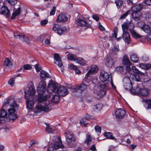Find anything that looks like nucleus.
Wrapping results in <instances>:
<instances>
[{
	"label": "nucleus",
	"mask_w": 151,
	"mask_h": 151,
	"mask_svg": "<svg viewBox=\"0 0 151 151\" xmlns=\"http://www.w3.org/2000/svg\"><path fill=\"white\" fill-rule=\"evenodd\" d=\"M109 78V75L107 73L104 71L101 72L100 76V80L103 82L105 81L106 82L103 83L99 86V90L98 92H94L93 96L95 98L99 99L106 94V90L109 88L110 82L108 81Z\"/></svg>",
	"instance_id": "obj_1"
},
{
	"label": "nucleus",
	"mask_w": 151,
	"mask_h": 151,
	"mask_svg": "<svg viewBox=\"0 0 151 151\" xmlns=\"http://www.w3.org/2000/svg\"><path fill=\"white\" fill-rule=\"evenodd\" d=\"M46 84L45 81L42 80L39 83L38 86L37 88V91L39 95L37 97V99L38 103H49L50 102L48 100L51 97L50 95H47V96H43L42 95L46 91Z\"/></svg>",
	"instance_id": "obj_2"
},
{
	"label": "nucleus",
	"mask_w": 151,
	"mask_h": 151,
	"mask_svg": "<svg viewBox=\"0 0 151 151\" xmlns=\"http://www.w3.org/2000/svg\"><path fill=\"white\" fill-rule=\"evenodd\" d=\"M40 103H39L36 106V108L37 109L36 111H35L32 109H29L28 114L34 116L36 115L38 112L41 111L47 112L49 111L50 105L49 102L46 103H43L42 104Z\"/></svg>",
	"instance_id": "obj_3"
},
{
	"label": "nucleus",
	"mask_w": 151,
	"mask_h": 151,
	"mask_svg": "<svg viewBox=\"0 0 151 151\" xmlns=\"http://www.w3.org/2000/svg\"><path fill=\"white\" fill-rule=\"evenodd\" d=\"M123 64L126 66V70L127 72L130 73L132 70L134 72L137 73H140V71L137 69L135 66H132V68H130L131 65V63L127 57V55L124 56L123 60Z\"/></svg>",
	"instance_id": "obj_4"
},
{
	"label": "nucleus",
	"mask_w": 151,
	"mask_h": 151,
	"mask_svg": "<svg viewBox=\"0 0 151 151\" xmlns=\"http://www.w3.org/2000/svg\"><path fill=\"white\" fill-rule=\"evenodd\" d=\"M142 7V5L140 4L132 7L131 15L133 19H140L141 18L142 15L139 11Z\"/></svg>",
	"instance_id": "obj_5"
},
{
	"label": "nucleus",
	"mask_w": 151,
	"mask_h": 151,
	"mask_svg": "<svg viewBox=\"0 0 151 151\" xmlns=\"http://www.w3.org/2000/svg\"><path fill=\"white\" fill-rule=\"evenodd\" d=\"M126 25L124 24L122 25L123 31L122 38L125 42L128 44L130 43V37L129 34L127 32V28Z\"/></svg>",
	"instance_id": "obj_6"
},
{
	"label": "nucleus",
	"mask_w": 151,
	"mask_h": 151,
	"mask_svg": "<svg viewBox=\"0 0 151 151\" xmlns=\"http://www.w3.org/2000/svg\"><path fill=\"white\" fill-rule=\"evenodd\" d=\"M124 24L126 25L127 28V30L128 29H129L133 37L134 38H140L142 37L141 35L137 33L134 30H132L134 27V26L133 24L125 22L122 25H124Z\"/></svg>",
	"instance_id": "obj_7"
},
{
	"label": "nucleus",
	"mask_w": 151,
	"mask_h": 151,
	"mask_svg": "<svg viewBox=\"0 0 151 151\" xmlns=\"http://www.w3.org/2000/svg\"><path fill=\"white\" fill-rule=\"evenodd\" d=\"M25 97L28 99L31 97H32L35 94L36 90L33 85H31L29 88V91L26 89H24Z\"/></svg>",
	"instance_id": "obj_8"
},
{
	"label": "nucleus",
	"mask_w": 151,
	"mask_h": 151,
	"mask_svg": "<svg viewBox=\"0 0 151 151\" xmlns=\"http://www.w3.org/2000/svg\"><path fill=\"white\" fill-rule=\"evenodd\" d=\"M15 109L10 108L8 109V119L9 121L11 122H14L17 117V116L15 113Z\"/></svg>",
	"instance_id": "obj_9"
},
{
	"label": "nucleus",
	"mask_w": 151,
	"mask_h": 151,
	"mask_svg": "<svg viewBox=\"0 0 151 151\" xmlns=\"http://www.w3.org/2000/svg\"><path fill=\"white\" fill-rule=\"evenodd\" d=\"M98 70V68L96 65H93L92 66L90 69L89 70L88 73L86 75V77L85 78V81L88 83L90 81L89 80V78L90 74H95Z\"/></svg>",
	"instance_id": "obj_10"
},
{
	"label": "nucleus",
	"mask_w": 151,
	"mask_h": 151,
	"mask_svg": "<svg viewBox=\"0 0 151 151\" xmlns=\"http://www.w3.org/2000/svg\"><path fill=\"white\" fill-rule=\"evenodd\" d=\"M52 29L53 31H57L58 34L61 35L66 31L67 28L65 26L61 27L58 24H54Z\"/></svg>",
	"instance_id": "obj_11"
},
{
	"label": "nucleus",
	"mask_w": 151,
	"mask_h": 151,
	"mask_svg": "<svg viewBox=\"0 0 151 151\" xmlns=\"http://www.w3.org/2000/svg\"><path fill=\"white\" fill-rule=\"evenodd\" d=\"M65 134L66 141L68 143H70L76 141V138L71 132L68 131H66Z\"/></svg>",
	"instance_id": "obj_12"
},
{
	"label": "nucleus",
	"mask_w": 151,
	"mask_h": 151,
	"mask_svg": "<svg viewBox=\"0 0 151 151\" xmlns=\"http://www.w3.org/2000/svg\"><path fill=\"white\" fill-rule=\"evenodd\" d=\"M57 94L60 96H65L68 93L67 89L66 87L63 86H60L57 89Z\"/></svg>",
	"instance_id": "obj_13"
},
{
	"label": "nucleus",
	"mask_w": 151,
	"mask_h": 151,
	"mask_svg": "<svg viewBox=\"0 0 151 151\" xmlns=\"http://www.w3.org/2000/svg\"><path fill=\"white\" fill-rule=\"evenodd\" d=\"M57 86V84L52 81L49 83L47 88V91L50 93L53 92L56 90Z\"/></svg>",
	"instance_id": "obj_14"
},
{
	"label": "nucleus",
	"mask_w": 151,
	"mask_h": 151,
	"mask_svg": "<svg viewBox=\"0 0 151 151\" xmlns=\"http://www.w3.org/2000/svg\"><path fill=\"white\" fill-rule=\"evenodd\" d=\"M7 112L4 109L0 110V123H4L7 119Z\"/></svg>",
	"instance_id": "obj_15"
},
{
	"label": "nucleus",
	"mask_w": 151,
	"mask_h": 151,
	"mask_svg": "<svg viewBox=\"0 0 151 151\" xmlns=\"http://www.w3.org/2000/svg\"><path fill=\"white\" fill-rule=\"evenodd\" d=\"M0 13L5 16L6 18H8L10 16V10L5 6H0Z\"/></svg>",
	"instance_id": "obj_16"
},
{
	"label": "nucleus",
	"mask_w": 151,
	"mask_h": 151,
	"mask_svg": "<svg viewBox=\"0 0 151 151\" xmlns=\"http://www.w3.org/2000/svg\"><path fill=\"white\" fill-rule=\"evenodd\" d=\"M54 57L55 59L54 63L59 67L63 68V65L59 55L58 54L55 53L54 54Z\"/></svg>",
	"instance_id": "obj_17"
},
{
	"label": "nucleus",
	"mask_w": 151,
	"mask_h": 151,
	"mask_svg": "<svg viewBox=\"0 0 151 151\" xmlns=\"http://www.w3.org/2000/svg\"><path fill=\"white\" fill-rule=\"evenodd\" d=\"M8 104H9L11 107L15 108V109H17L18 108V105L15 103L14 99H9L6 102H4L3 106H4Z\"/></svg>",
	"instance_id": "obj_18"
},
{
	"label": "nucleus",
	"mask_w": 151,
	"mask_h": 151,
	"mask_svg": "<svg viewBox=\"0 0 151 151\" xmlns=\"http://www.w3.org/2000/svg\"><path fill=\"white\" fill-rule=\"evenodd\" d=\"M116 116L117 119L120 120L122 119L125 114V111L124 110L120 109H117L116 112Z\"/></svg>",
	"instance_id": "obj_19"
},
{
	"label": "nucleus",
	"mask_w": 151,
	"mask_h": 151,
	"mask_svg": "<svg viewBox=\"0 0 151 151\" xmlns=\"http://www.w3.org/2000/svg\"><path fill=\"white\" fill-rule=\"evenodd\" d=\"M21 8L19 7L17 9L14 8L13 12L12 14L11 19H15L18 17L21 12Z\"/></svg>",
	"instance_id": "obj_20"
},
{
	"label": "nucleus",
	"mask_w": 151,
	"mask_h": 151,
	"mask_svg": "<svg viewBox=\"0 0 151 151\" xmlns=\"http://www.w3.org/2000/svg\"><path fill=\"white\" fill-rule=\"evenodd\" d=\"M77 25L81 27H88V25L85 19H76V21Z\"/></svg>",
	"instance_id": "obj_21"
},
{
	"label": "nucleus",
	"mask_w": 151,
	"mask_h": 151,
	"mask_svg": "<svg viewBox=\"0 0 151 151\" xmlns=\"http://www.w3.org/2000/svg\"><path fill=\"white\" fill-rule=\"evenodd\" d=\"M58 142H55V144L53 145V146L54 147V148H55V150L60 148L63 147L60 138L59 137H58Z\"/></svg>",
	"instance_id": "obj_22"
},
{
	"label": "nucleus",
	"mask_w": 151,
	"mask_h": 151,
	"mask_svg": "<svg viewBox=\"0 0 151 151\" xmlns=\"http://www.w3.org/2000/svg\"><path fill=\"white\" fill-rule=\"evenodd\" d=\"M114 64V61L112 58L110 56L108 57L105 62L106 65L109 67H111Z\"/></svg>",
	"instance_id": "obj_23"
},
{
	"label": "nucleus",
	"mask_w": 151,
	"mask_h": 151,
	"mask_svg": "<svg viewBox=\"0 0 151 151\" xmlns=\"http://www.w3.org/2000/svg\"><path fill=\"white\" fill-rule=\"evenodd\" d=\"M141 89L140 86H137L133 89H131L130 91L133 94L139 95Z\"/></svg>",
	"instance_id": "obj_24"
},
{
	"label": "nucleus",
	"mask_w": 151,
	"mask_h": 151,
	"mask_svg": "<svg viewBox=\"0 0 151 151\" xmlns=\"http://www.w3.org/2000/svg\"><path fill=\"white\" fill-rule=\"evenodd\" d=\"M149 94L148 90L145 88H141L139 94V96L145 97L148 96Z\"/></svg>",
	"instance_id": "obj_25"
},
{
	"label": "nucleus",
	"mask_w": 151,
	"mask_h": 151,
	"mask_svg": "<svg viewBox=\"0 0 151 151\" xmlns=\"http://www.w3.org/2000/svg\"><path fill=\"white\" fill-rule=\"evenodd\" d=\"M40 76V78L43 79H45L46 78L50 77L49 74L43 70L41 71Z\"/></svg>",
	"instance_id": "obj_26"
},
{
	"label": "nucleus",
	"mask_w": 151,
	"mask_h": 151,
	"mask_svg": "<svg viewBox=\"0 0 151 151\" xmlns=\"http://www.w3.org/2000/svg\"><path fill=\"white\" fill-rule=\"evenodd\" d=\"M150 26H149L148 25L145 24L142 29L147 33L151 32V23H150Z\"/></svg>",
	"instance_id": "obj_27"
},
{
	"label": "nucleus",
	"mask_w": 151,
	"mask_h": 151,
	"mask_svg": "<svg viewBox=\"0 0 151 151\" xmlns=\"http://www.w3.org/2000/svg\"><path fill=\"white\" fill-rule=\"evenodd\" d=\"M60 100V96L58 94L54 95L51 100V102L54 103H57Z\"/></svg>",
	"instance_id": "obj_28"
},
{
	"label": "nucleus",
	"mask_w": 151,
	"mask_h": 151,
	"mask_svg": "<svg viewBox=\"0 0 151 151\" xmlns=\"http://www.w3.org/2000/svg\"><path fill=\"white\" fill-rule=\"evenodd\" d=\"M143 85L147 89L151 90V80L144 81L143 83Z\"/></svg>",
	"instance_id": "obj_29"
},
{
	"label": "nucleus",
	"mask_w": 151,
	"mask_h": 151,
	"mask_svg": "<svg viewBox=\"0 0 151 151\" xmlns=\"http://www.w3.org/2000/svg\"><path fill=\"white\" fill-rule=\"evenodd\" d=\"M130 58L131 60L134 63H137L138 61L139 58L135 53H133L131 55Z\"/></svg>",
	"instance_id": "obj_30"
},
{
	"label": "nucleus",
	"mask_w": 151,
	"mask_h": 151,
	"mask_svg": "<svg viewBox=\"0 0 151 151\" xmlns=\"http://www.w3.org/2000/svg\"><path fill=\"white\" fill-rule=\"evenodd\" d=\"M34 102L32 100H28L27 101V107L29 109H32L33 108Z\"/></svg>",
	"instance_id": "obj_31"
},
{
	"label": "nucleus",
	"mask_w": 151,
	"mask_h": 151,
	"mask_svg": "<svg viewBox=\"0 0 151 151\" xmlns=\"http://www.w3.org/2000/svg\"><path fill=\"white\" fill-rule=\"evenodd\" d=\"M68 59L70 60L76 61L77 58L76 55L71 54H68L67 55Z\"/></svg>",
	"instance_id": "obj_32"
},
{
	"label": "nucleus",
	"mask_w": 151,
	"mask_h": 151,
	"mask_svg": "<svg viewBox=\"0 0 151 151\" xmlns=\"http://www.w3.org/2000/svg\"><path fill=\"white\" fill-rule=\"evenodd\" d=\"M76 62L82 65H85L86 63V62L83 58H77Z\"/></svg>",
	"instance_id": "obj_33"
},
{
	"label": "nucleus",
	"mask_w": 151,
	"mask_h": 151,
	"mask_svg": "<svg viewBox=\"0 0 151 151\" xmlns=\"http://www.w3.org/2000/svg\"><path fill=\"white\" fill-rule=\"evenodd\" d=\"M4 65L6 67H10L12 65V63L9 59L6 58L4 62Z\"/></svg>",
	"instance_id": "obj_34"
},
{
	"label": "nucleus",
	"mask_w": 151,
	"mask_h": 151,
	"mask_svg": "<svg viewBox=\"0 0 151 151\" xmlns=\"http://www.w3.org/2000/svg\"><path fill=\"white\" fill-rule=\"evenodd\" d=\"M14 35L16 38L19 39L20 40H23L24 38V36H22L20 35L19 33L17 31L14 32Z\"/></svg>",
	"instance_id": "obj_35"
},
{
	"label": "nucleus",
	"mask_w": 151,
	"mask_h": 151,
	"mask_svg": "<svg viewBox=\"0 0 151 151\" xmlns=\"http://www.w3.org/2000/svg\"><path fill=\"white\" fill-rule=\"evenodd\" d=\"M105 136L107 138L110 139H114L116 141V139L114 137H112V133L111 132H107L104 134Z\"/></svg>",
	"instance_id": "obj_36"
},
{
	"label": "nucleus",
	"mask_w": 151,
	"mask_h": 151,
	"mask_svg": "<svg viewBox=\"0 0 151 151\" xmlns=\"http://www.w3.org/2000/svg\"><path fill=\"white\" fill-rule=\"evenodd\" d=\"M92 138L91 136L89 134H87L86 136V139L85 141V143L88 145L91 142Z\"/></svg>",
	"instance_id": "obj_37"
},
{
	"label": "nucleus",
	"mask_w": 151,
	"mask_h": 151,
	"mask_svg": "<svg viewBox=\"0 0 151 151\" xmlns=\"http://www.w3.org/2000/svg\"><path fill=\"white\" fill-rule=\"evenodd\" d=\"M87 88V85L82 83L78 86V89L81 91H83L86 89Z\"/></svg>",
	"instance_id": "obj_38"
},
{
	"label": "nucleus",
	"mask_w": 151,
	"mask_h": 151,
	"mask_svg": "<svg viewBox=\"0 0 151 151\" xmlns=\"http://www.w3.org/2000/svg\"><path fill=\"white\" fill-rule=\"evenodd\" d=\"M141 72L140 73H136L137 74L134 75V77L133 78V79L134 80H135L137 81H140V76L139 75H143V73H142L141 72Z\"/></svg>",
	"instance_id": "obj_39"
},
{
	"label": "nucleus",
	"mask_w": 151,
	"mask_h": 151,
	"mask_svg": "<svg viewBox=\"0 0 151 151\" xmlns=\"http://www.w3.org/2000/svg\"><path fill=\"white\" fill-rule=\"evenodd\" d=\"M119 50L118 46H114L112 49V53L114 55H116L117 54V53L118 52Z\"/></svg>",
	"instance_id": "obj_40"
},
{
	"label": "nucleus",
	"mask_w": 151,
	"mask_h": 151,
	"mask_svg": "<svg viewBox=\"0 0 151 151\" xmlns=\"http://www.w3.org/2000/svg\"><path fill=\"white\" fill-rule=\"evenodd\" d=\"M123 81L124 85L125 84H128L129 85V83H131L130 78L128 76L125 77L123 79Z\"/></svg>",
	"instance_id": "obj_41"
},
{
	"label": "nucleus",
	"mask_w": 151,
	"mask_h": 151,
	"mask_svg": "<svg viewBox=\"0 0 151 151\" xmlns=\"http://www.w3.org/2000/svg\"><path fill=\"white\" fill-rule=\"evenodd\" d=\"M115 4L118 8H120L122 6L123 2L121 0H116Z\"/></svg>",
	"instance_id": "obj_42"
},
{
	"label": "nucleus",
	"mask_w": 151,
	"mask_h": 151,
	"mask_svg": "<svg viewBox=\"0 0 151 151\" xmlns=\"http://www.w3.org/2000/svg\"><path fill=\"white\" fill-rule=\"evenodd\" d=\"M45 130L46 131L49 133H52L54 131V130L52 129L50 124H46V127Z\"/></svg>",
	"instance_id": "obj_43"
},
{
	"label": "nucleus",
	"mask_w": 151,
	"mask_h": 151,
	"mask_svg": "<svg viewBox=\"0 0 151 151\" xmlns=\"http://www.w3.org/2000/svg\"><path fill=\"white\" fill-rule=\"evenodd\" d=\"M118 29L116 28H115L114 30V34L113 35V36L116 39V40L117 41H119L121 39V37H119L118 38H117V33Z\"/></svg>",
	"instance_id": "obj_44"
},
{
	"label": "nucleus",
	"mask_w": 151,
	"mask_h": 151,
	"mask_svg": "<svg viewBox=\"0 0 151 151\" xmlns=\"http://www.w3.org/2000/svg\"><path fill=\"white\" fill-rule=\"evenodd\" d=\"M102 105L101 104H98L94 106L93 109L95 110H100L101 109Z\"/></svg>",
	"instance_id": "obj_45"
},
{
	"label": "nucleus",
	"mask_w": 151,
	"mask_h": 151,
	"mask_svg": "<svg viewBox=\"0 0 151 151\" xmlns=\"http://www.w3.org/2000/svg\"><path fill=\"white\" fill-rule=\"evenodd\" d=\"M68 18L65 14L62 13L59 15L57 19H67Z\"/></svg>",
	"instance_id": "obj_46"
},
{
	"label": "nucleus",
	"mask_w": 151,
	"mask_h": 151,
	"mask_svg": "<svg viewBox=\"0 0 151 151\" xmlns=\"http://www.w3.org/2000/svg\"><path fill=\"white\" fill-rule=\"evenodd\" d=\"M124 87L125 89L126 90H130L131 89V88H132V85L131 83H129V85L128 84H125L124 85Z\"/></svg>",
	"instance_id": "obj_47"
},
{
	"label": "nucleus",
	"mask_w": 151,
	"mask_h": 151,
	"mask_svg": "<svg viewBox=\"0 0 151 151\" xmlns=\"http://www.w3.org/2000/svg\"><path fill=\"white\" fill-rule=\"evenodd\" d=\"M130 13H131V11L130 10H128L124 14L121 16L120 19H124L125 18L128 14Z\"/></svg>",
	"instance_id": "obj_48"
},
{
	"label": "nucleus",
	"mask_w": 151,
	"mask_h": 151,
	"mask_svg": "<svg viewBox=\"0 0 151 151\" xmlns=\"http://www.w3.org/2000/svg\"><path fill=\"white\" fill-rule=\"evenodd\" d=\"M124 70V68L122 66H119L116 68V71L119 73H121Z\"/></svg>",
	"instance_id": "obj_49"
},
{
	"label": "nucleus",
	"mask_w": 151,
	"mask_h": 151,
	"mask_svg": "<svg viewBox=\"0 0 151 151\" xmlns=\"http://www.w3.org/2000/svg\"><path fill=\"white\" fill-rule=\"evenodd\" d=\"M68 19H56V22L57 23H66L68 22Z\"/></svg>",
	"instance_id": "obj_50"
},
{
	"label": "nucleus",
	"mask_w": 151,
	"mask_h": 151,
	"mask_svg": "<svg viewBox=\"0 0 151 151\" xmlns=\"http://www.w3.org/2000/svg\"><path fill=\"white\" fill-rule=\"evenodd\" d=\"M23 67L24 69L26 70H30L32 68L31 66L28 64L24 65L23 66Z\"/></svg>",
	"instance_id": "obj_51"
},
{
	"label": "nucleus",
	"mask_w": 151,
	"mask_h": 151,
	"mask_svg": "<svg viewBox=\"0 0 151 151\" xmlns=\"http://www.w3.org/2000/svg\"><path fill=\"white\" fill-rule=\"evenodd\" d=\"M47 151H56L53 144H50L49 146V148L47 149Z\"/></svg>",
	"instance_id": "obj_52"
},
{
	"label": "nucleus",
	"mask_w": 151,
	"mask_h": 151,
	"mask_svg": "<svg viewBox=\"0 0 151 151\" xmlns=\"http://www.w3.org/2000/svg\"><path fill=\"white\" fill-rule=\"evenodd\" d=\"M48 23L47 19H43L40 22V24L43 26H45Z\"/></svg>",
	"instance_id": "obj_53"
},
{
	"label": "nucleus",
	"mask_w": 151,
	"mask_h": 151,
	"mask_svg": "<svg viewBox=\"0 0 151 151\" xmlns=\"http://www.w3.org/2000/svg\"><path fill=\"white\" fill-rule=\"evenodd\" d=\"M137 25L140 28H141L142 29L143 27L145 25L144 22H142V21H139L137 22Z\"/></svg>",
	"instance_id": "obj_54"
},
{
	"label": "nucleus",
	"mask_w": 151,
	"mask_h": 151,
	"mask_svg": "<svg viewBox=\"0 0 151 151\" xmlns=\"http://www.w3.org/2000/svg\"><path fill=\"white\" fill-rule=\"evenodd\" d=\"M14 78H12L8 81V83L12 86H13L14 84Z\"/></svg>",
	"instance_id": "obj_55"
},
{
	"label": "nucleus",
	"mask_w": 151,
	"mask_h": 151,
	"mask_svg": "<svg viewBox=\"0 0 151 151\" xmlns=\"http://www.w3.org/2000/svg\"><path fill=\"white\" fill-rule=\"evenodd\" d=\"M69 67L70 69L72 70H75L77 68H78V67L76 66L75 65L73 64H70L69 65Z\"/></svg>",
	"instance_id": "obj_56"
},
{
	"label": "nucleus",
	"mask_w": 151,
	"mask_h": 151,
	"mask_svg": "<svg viewBox=\"0 0 151 151\" xmlns=\"http://www.w3.org/2000/svg\"><path fill=\"white\" fill-rule=\"evenodd\" d=\"M95 129L96 132H98L99 133L101 132V127H100L96 125L95 126Z\"/></svg>",
	"instance_id": "obj_57"
},
{
	"label": "nucleus",
	"mask_w": 151,
	"mask_h": 151,
	"mask_svg": "<svg viewBox=\"0 0 151 151\" xmlns=\"http://www.w3.org/2000/svg\"><path fill=\"white\" fill-rule=\"evenodd\" d=\"M7 1L9 3L13 5H15L17 2L16 0H8Z\"/></svg>",
	"instance_id": "obj_58"
},
{
	"label": "nucleus",
	"mask_w": 151,
	"mask_h": 151,
	"mask_svg": "<svg viewBox=\"0 0 151 151\" xmlns=\"http://www.w3.org/2000/svg\"><path fill=\"white\" fill-rule=\"evenodd\" d=\"M22 36H24V38L23 40H21V41L23 42H25L26 43H29V40L28 38L27 37L25 36L24 35Z\"/></svg>",
	"instance_id": "obj_59"
},
{
	"label": "nucleus",
	"mask_w": 151,
	"mask_h": 151,
	"mask_svg": "<svg viewBox=\"0 0 151 151\" xmlns=\"http://www.w3.org/2000/svg\"><path fill=\"white\" fill-rule=\"evenodd\" d=\"M98 25L99 29L100 30L102 31H105V28L102 25L100 22H98Z\"/></svg>",
	"instance_id": "obj_60"
},
{
	"label": "nucleus",
	"mask_w": 151,
	"mask_h": 151,
	"mask_svg": "<svg viewBox=\"0 0 151 151\" xmlns=\"http://www.w3.org/2000/svg\"><path fill=\"white\" fill-rule=\"evenodd\" d=\"M55 10L56 7L55 6H53L52 9L50 12V15H54L55 14Z\"/></svg>",
	"instance_id": "obj_61"
},
{
	"label": "nucleus",
	"mask_w": 151,
	"mask_h": 151,
	"mask_svg": "<svg viewBox=\"0 0 151 151\" xmlns=\"http://www.w3.org/2000/svg\"><path fill=\"white\" fill-rule=\"evenodd\" d=\"M80 123L81 125L83 127H86V124L88 123H86V122L84 121L83 119H81L80 121Z\"/></svg>",
	"instance_id": "obj_62"
},
{
	"label": "nucleus",
	"mask_w": 151,
	"mask_h": 151,
	"mask_svg": "<svg viewBox=\"0 0 151 151\" xmlns=\"http://www.w3.org/2000/svg\"><path fill=\"white\" fill-rule=\"evenodd\" d=\"M151 68V64L149 63L145 64V70H147Z\"/></svg>",
	"instance_id": "obj_63"
},
{
	"label": "nucleus",
	"mask_w": 151,
	"mask_h": 151,
	"mask_svg": "<svg viewBox=\"0 0 151 151\" xmlns=\"http://www.w3.org/2000/svg\"><path fill=\"white\" fill-rule=\"evenodd\" d=\"M35 68L37 72H39L40 70V65H38L36 64L35 66Z\"/></svg>",
	"instance_id": "obj_64"
}]
</instances>
